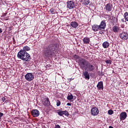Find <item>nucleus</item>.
Wrapping results in <instances>:
<instances>
[{
	"instance_id": "393cba45",
	"label": "nucleus",
	"mask_w": 128,
	"mask_h": 128,
	"mask_svg": "<svg viewBox=\"0 0 128 128\" xmlns=\"http://www.w3.org/2000/svg\"><path fill=\"white\" fill-rule=\"evenodd\" d=\"M74 60H80L81 58H80V56L76 54L74 55Z\"/></svg>"
},
{
	"instance_id": "1a4fd4ad",
	"label": "nucleus",
	"mask_w": 128,
	"mask_h": 128,
	"mask_svg": "<svg viewBox=\"0 0 128 128\" xmlns=\"http://www.w3.org/2000/svg\"><path fill=\"white\" fill-rule=\"evenodd\" d=\"M105 9L107 12H112V4L110 3L107 4L105 6Z\"/></svg>"
},
{
	"instance_id": "dca6fc26",
	"label": "nucleus",
	"mask_w": 128,
	"mask_h": 128,
	"mask_svg": "<svg viewBox=\"0 0 128 128\" xmlns=\"http://www.w3.org/2000/svg\"><path fill=\"white\" fill-rule=\"evenodd\" d=\"M84 44H90V38L85 37L83 38L82 40Z\"/></svg>"
},
{
	"instance_id": "2eb2a0df",
	"label": "nucleus",
	"mask_w": 128,
	"mask_h": 128,
	"mask_svg": "<svg viewBox=\"0 0 128 128\" xmlns=\"http://www.w3.org/2000/svg\"><path fill=\"white\" fill-rule=\"evenodd\" d=\"M96 87L99 90H104V82H98Z\"/></svg>"
},
{
	"instance_id": "4468645a",
	"label": "nucleus",
	"mask_w": 128,
	"mask_h": 128,
	"mask_svg": "<svg viewBox=\"0 0 128 128\" xmlns=\"http://www.w3.org/2000/svg\"><path fill=\"white\" fill-rule=\"evenodd\" d=\"M92 30L94 32H98V30H100V28L99 25L94 24L92 26Z\"/></svg>"
},
{
	"instance_id": "f257e3e1",
	"label": "nucleus",
	"mask_w": 128,
	"mask_h": 128,
	"mask_svg": "<svg viewBox=\"0 0 128 128\" xmlns=\"http://www.w3.org/2000/svg\"><path fill=\"white\" fill-rule=\"evenodd\" d=\"M58 48V45L56 44H51L43 47V55L46 58H52Z\"/></svg>"
},
{
	"instance_id": "4be33fe9",
	"label": "nucleus",
	"mask_w": 128,
	"mask_h": 128,
	"mask_svg": "<svg viewBox=\"0 0 128 128\" xmlns=\"http://www.w3.org/2000/svg\"><path fill=\"white\" fill-rule=\"evenodd\" d=\"M90 0H84V4L85 6H88V4H90Z\"/></svg>"
},
{
	"instance_id": "2f4dec72",
	"label": "nucleus",
	"mask_w": 128,
	"mask_h": 128,
	"mask_svg": "<svg viewBox=\"0 0 128 128\" xmlns=\"http://www.w3.org/2000/svg\"><path fill=\"white\" fill-rule=\"evenodd\" d=\"M122 22H126V19L124 18H122L120 20Z\"/></svg>"
},
{
	"instance_id": "a19ab883",
	"label": "nucleus",
	"mask_w": 128,
	"mask_h": 128,
	"mask_svg": "<svg viewBox=\"0 0 128 128\" xmlns=\"http://www.w3.org/2000/svg\"><path fill=\"white\" fill-rule=\"evenodd\" d=\"M86 60H88V57H86Z\"/></svg>"
},
{
	"instance_id": "20e7f679",
	"label": "nucleus",
	"mask_w": 128,
	"mask_h": 128,
	"mask_svg": "<svg viewBox=\"0 0 128 128\" xmlns=\"http://www.w3.org/2000/svg\"><path fill=\"white\" fill-rule=\"evenodd\" d=\"M24 78L28 82H32V80H34V76L32 73H27L25 75Z\"/></svg>"
},
{
	"instance_id": "7c9ffc66",
	"label": "nucleus",
	"mask_w": 128,
	"mask_h": 128,
	"mask_svg": "<svg viewBox=\"0 0 128 128\" xmlns=\"http://www.w3.org/2000/svg\"><path fill=\"white\" fill-rule=\"evenodd\" d=\"M60 106V101L59 100H56V106Z\"/></svg>"
},
{
	"instance_id": "f3484780",
	"label": "nucleus",
	"mask_w": 128,
	"mask_h": 128,
	"mask_svg": "<svg viewBox=\"0 0 128 128\" xmlns=\"http://www.w3.org/2000/svg\"><path fill=\"white\" fill-rule=\"evenodd\" d=\"M120 27L116 26H114L112 28V32H114L115 34H118V32H120Z\"/></svg>"
},
{
	"instance_id": "473e14b6",
	"label": "nucleus",
	"mask_w": 128,
	"mask_h": 128,
	"mask_svg": "<svg viewBox=\"0 0 128 128\" xmlns=\"http://www.w3.org/2000/svg\"><path fill=\"white\" fill-rule=\"evenodd\" d=\"M55 128H60V126L58 124H55Z\"/></svg>"
},
{
	"instance_id": "c9c22d12",
	"label": "nucleus",
	"mask_w": 128,
	"mask_h": 128,
	"mask_svg": "<svg viewBox=\"0 0 128 128\" xmlns=\"http://www.w3.org/2000/svg\"><path fill=\"white\" fill-rule=\"evenodd\" d=\"M111 20H116V17L112 16L111 17Z\"/></svg>"
},
{
	"instance_id": "9b49d317",
	"label": "nucleus",
	"mask_w": 128,
	"mask_h": 128,
	"mask_svg": "<svg viewBox=\"0 0 128 128\" xmlns=\"http://www.w3.org/2000/svg\"><path fill=\"white\" fill-rule=\"evenodd\" d=\"M44 100L42 102L44 106H50V98H48V97L44 98Z\"/></svg>"
},
{
	"instance_id": "e433bc0d",
	"label": "nucleus",
	"mask_w": 128,
	"mask_h": 128,
	"mask_svg": "<svg viewBox=\"0 0 128 128\" xmlns=\"http://www.w3.org/2000/svg\"><path fill=\"white\" fill-rule=\"evenodd\" d=\"M67 106H72V104H70V102H68V103L67 104Z\"/></svg>"
},
{
	"instance_id": "f8f14e48",
	"label": "nucleus",
	"mask_w": 128,
	"mask_h": 128,
	"mask_svg": "<svg viewBox=\"0 0 128 128\" xmlns=\"http://www.w3.org/2000/svg\"><path fill=\"white\" fill-rule=\"evenodd\" d=\"M106 20H102L99 25V28H100V30H104V28H106Z\"/></svg>"
},
{
	"instance_id": "c03bdc74",
	"label": "nucleus",
	"mask_w": 128,
	"mask_h": 128,
	"mask_svg": "<svg viewBox=\"0 0 128 128\" xmlns=\"http://www.w3.org/2000/svg\"><path fill=\"white\" fill-rule=\"evenodd\" d=\"M72 80V78H70V80Z\"/></svg>"
},
{
	"instance_id": "c85d7f7f",
	"label": "nucleus",
	"mask_w": 128,
	"mask_h": 128,
	"mask_svg": "<svg viewBox=\"0 0 128 128\" xmlns=\"http://www.w3.org/2000/svg\"><path fill=\"white\" fill-rule=\"evenodd\" d=\"M58 116H64V112L63 111H60L58 112Z\"/></svg>"
},
{
	"instance_id": "423d86ee",
	"label": "nucleus",
	"mask_w": 128,
	"mask_h": 128,
	"mask_svg": "<svg viewBox=\"0 0 128 128\" xmlns=\"http://www.w3.org/2000/svg\"><path fill=\"white\" fill-rule=\"evenodd\" d=\"M66 6L68 8L69 10H72V8H74V2H72V0H68L66 2Z\"/></svg>"
},
{
	"instance_id": "5701e85b",
	"label": "nucleus",
	"mask_w": 128,
	"mask_h": 128,
	"mask_svg": "<svg viewBox=\"0 0 128 128\" xmlns=\"http://www.w3.org/2000/svg\"><path fill=\"white\" fill-rule=\"evenodd\" d=\"M124 18L125 20H126V22H128V12H126L124 14Z\"/></svg>"
},
{
	"instance_id": "b1692460",
	"label": "nucleus",
	"mask_w": 128,
	"mask_h": 128,
	"mask_svg": "<svg viewBox=\"0 0 128 128\" xmlns=\"http://www.w3.org/2000/svg\"><path fill=\"white\" fill-rule=\"evenodd\" d=\"M67 100H74V96L72 94H70V95H68L67 96Z\"/></svg>"
},
{
	"instance_id": "6ab92c4d",
	"label": "nucleus",
	"mask_w": 128,
	"mask_h": 128,
	"mask_svg": "<svg viewBox=\"0 0 128 128\" xmlns=\"http://www.w3.org/2000/svg\"><path fill=\"white\" fill-rule=\"evenodd\" d=\"M102 46L104 48H108L110 46V43L106 41L102 43Z\"/></svg>"
},
{
	"instance_id": "9d476101",
	"label": "nucleus",
	"mask_w": 128,
	"mask_h": 128,
	"mask_svg": "<svg viewBox=\"0 0 128 128\" xmlns=\"http://www.w3.org/2000/svg\"><path fill=\"white\" fill-rule=\"evenodd\" d=\"M127 116H128V114L126 112H122L120 114V120H124L126 118Z\"/></svg>"
},
{
	"instance_id": "f03ea898",
	"label": "nucleus",
	"mask_w": 128,
	"mask_h": 128,
	"mask_svg": "<svg viewBox=\"0 0 128 128\" xmlns=\"http://www.w3.org/2000/svg\"><path fill=\"white\" fill-rule=\"evenodd\" d=\"M78 64L80 68L82 70H85L89 72H94V70H96L94 64L90 62L84 58H80L79 60H78Z\"/></svg>"
},
{
	"instance_id": "cd10ccee",
	"label": "nucleus",
	"mask_w": 128,
	"mask_h": 128,
	"mask_svg": "<svg viewBox=\"0 0 128 128\" xmlns=\"http://www.w3.org/2000/svg\"><path fill=\"white\" fill-rule=\"evenodd\" d=\"M114 114V110H108V114H110V116H112V114Z\"/></svg>"
},
{
	"instance_id": "c756f323",
	"label": "nucleus",
	"mask_w": 128,
	"mask_h": 128,
	"mask_svg": "<svg viewBox=\"0 0 128 128\" xmlns=\"http://www.w3.org/2000/svg\"><path fill=\"white\" fill-rule=\"evenodd\" d=\"M63 114H64L65 116H68V112L66 110L65 111H63Z\"/></svg>"
},
{
	"instance_id": "39448f33",
	"label": "nucleus",
	"mask_w": 128,
	"mask_h": 128,
	"mask_svg": "<svg viewBox=\"0 0 128 128\" xmlns=\"http://www.w3.org/2000/svg\"><path fill=\"white\" fill-rule=\"evenodd\" d=\"M119 36L122 40H126L128 38V32H122L119 34Z\"/></svg>"
},
{
	"instance_id": "aec40b11",
	"label": "nucleus",
	"mask_w": 128,
	"mask_h": 128,
	"mask_svg": "<svg viewBox=\"0 0 128 128\" xmlns=\"http://www.w3.org/2000/svg\"><path fill=\"white\" fill-rule=\"evenodd\" d=\"M21 50H24V52H28V50H30V48L28 46H24L23 49H22Z\"/></svg>"
},
{
	"instance_id": "412c9836",
	"label": "nucleus",
	"mask_w": 128,
	"mask_h": 128,
	"mask_svg": "<svg viewBox=\"0 0 128 128\" xmlns=\"http://www.w3.org/2000/svg\"><path fill=\"white\" fill-rule=\"evenodd\" d=\"M49 12H50L51 14H54L56 12V10L54 9V8H51Z\"/></svg>"
},
{
	"instance_id": "ddd939ff",
	"label": "nucleus",
	"mask_w": 128,
	"mask_h": 128,
	"mask_svg": "<svg viewBox=\"0 0 128 128\" xmlns=\"http://www.w3.org/2000/svg\"><path fill=\"white\" fill-rule=\"evenodd\" d=\"M82 76H84V78H85V80H90V73L88 72V70H86V71H84L82 72Z\"/></svg>"
},
{
	"instance_id": "72a5a7b5",
	"label": "nucleus",
	"mask_w": 128,
	"mask_h": 128,
	"mask_svg": "<svg viewBox=\"0 0 128 128\" xmlns=\"http://www.w3.org/2000/svg\"><path fill=\"white\" fill-rule=\"evenodd\" d=\"M2 116H4V113L0 112V118H2Z\"/></svg>"
},
{
	"instance_id": "7ed1b4c3",
	"label": "nucleus",
	"mask_w": 128,
	"mask_h": 128,
	"mask_svg": "<svg viewBox=\"0 0 128 128\" xmlns=\"http://www.w3.org/2000/svg\"><path fill=\"white\" fill-rule=\"evenodd\" d=\"M17 58L24 62H30V60H32L30 55L28 53V52H24L22 50L18 53Z\"/></svg>"
},
{
	"instance_id": "58836bf2",
	"label": "nucleus",
	"mask_w": 128,
	"mask_h": 128,
	"mask_svg": "<svg viewBox=\"0 0 128 128\" xmlns=\"http://www.w3.org/2000/svg\"><path fill=\"white\" fill-rule=\"evenodd\" d=\"M109 128H114L112 126H110Z\"/></svg>"
},
{
	"instance_id": "a18cd8bd",
	"label": "nucleus",
	"mask_w": 128,
	"mask_h": 128,
	"mask_svg": "<svg viewBox=\"0 0 128 128\" xmlns=\"http://www.w3.org/2000/svg\"><path fill=\"white\" fill-rule=\"evenodd\" d=\"M1 120V118H0V120Z\"/></svg>"
},
{
	"instance_id": "ea45409f",
	"label": "nucleus",
	"mask_w": 128,
	"mask_h": 128,
	"mask_svg": "<svg viewBox=\"0 0 128 128\" xmlns=\"http://www.w3.org/2000/svg\"><path fill=\"white\" fill-rule=\"evenodd\" d=\"M2 1L0 0V4H2Z\"/></svg>"
},
{
	"instance_id": "6e6552de",
	"label": "nucleus",
	"mask_w": 128,
	"mask_h": 128,
	"mask_svg": "<svg viewBox=\"0 0 128 128\" xmlns=\"http://www.w3.org/2000/svg\"><path fill=\"white\" fill-rule=\"evenodd\" d=\"M31 114L34 118H38L40 116V111L36 109L33 110L31 112Z\"/></svg>"
},
{
	"instance_id": "37998d69",
	"label": "nucleus",
	"mask_w": 128,
	"mask_h": 128,
	"mask_svg": "<svg viewBox=\"0 0 128 128\" xmlns=\"http://www.w3.org/2000/svg\"><path fill=\"white\" fill-rule=\"evenodd\" d=\"M13 40H14V38H13Z\"/></svg>"
},
{
	"instance_id": "a211bd4d",
	"label": "nucleus",
	"mask_w": 128,
	"mask_h": 128,
	"mask_svg": "<svg viewBox=\"0 0 128 128\" xmlns=\"http://www.w3.org/2000/svg\"><path fill=\"white\" fill-rule=\"evenodd\" d=\"M70 26L72 28H76L78 26V24L76 22H72L70 23Z\"/></svg>"
},
{
	"instance_id": "bb28decb",
	"label": "nucleus",
	"mask_w": 128,
	"mask_h": 128,
	"mask_svg": "<svg viewBox=\"0 0 128 128\" xmlns=\"http://www.w3.org/2000/svg\"><path fill=\"white\" fill-rule=\"evenodd\" d=\"M108 64H112V60H108L105 61Z\"/></svg>"
},
{
	"instance_id": "4c0bfd02",
	"label": "nucleus",
	"mask_w": 128,
	"mask_h": 128,
	"mask_svg": "<svg viewBox=\"0 0 128 128\" xmlns=\"http://www.w3.org/2000/svg\"><path fill=\"white\" fill-rule=\"evenodd\" d=\"M2 30L0 28V34H2Z\"/></svg>"
},
{
	"instance_id": "a878e982",
	"label": "nucleus",
	"mask_w": 128,
	"mask_h": 128,
	"mask_svg": "<svg viewBox=\"0 0 128 128\" xmlns=\"http://www.w3.org/2000/svg\"><path fill=\"white\" fill-rule=\"evenodd\" d=\"M98 75L100 76H104V72H102V71L98 72Z\"/></svg>"
},
{
	"instance_id": "79ce46f5",
	"label": "nucleus",
	"mask_w": 128,
	"mask_h": 128,
	"mask_svg": "<svg viewBox=\"0 0 128 128\" xmlns=\"http://www.w3.org/2000/svg\"><path fill=\"white\" fill-rule=\"evenodd\" d=\"M6 13H4V16H6Z\"/></svg>"
},
{
	"instance_id": "f704fd0d",
	"label": "nucleus",
	"mask_w": 128,
	"mask_h": 128,
	"mask_svg": "<svg viewBox=\"0 0 128 128\" xmlns=\"http://www.w3.org/2000/svg\"><path fill=\"white\" fill-rule=\"evenodd\" d=\"M4 100H6V98H4V97L2 98V102H4Z\"/></svg>"
},
{
	"instance_id": "0eeeda50",
	"label": "nucleus",
	"mask_w": 128,
	"mask_h": 128,
	"mask_svg": "<svg viewBox=\"0 0 128 128\" xmlns=\"http://www.w3.org/2000/svg\"><path fill=\"white\" fill-rule=\"evenodd\" d=\"M98 108L96 107H94L91 110L90 114L92 116H98Z\"/></svg>"
}]
</instances>
